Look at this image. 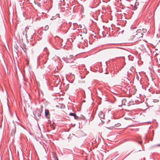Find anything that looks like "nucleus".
<instances>
[{
    "label": "nucleus",
    "mask_w": 160,
    "mask_h": 160,
    "mask_svg": "<svg viewBox=\"0 0 160 160\" xmlns=\"http://www.w3.org/2000/svg\"><path fill=\"white\" fill-rule=\"evenodd\" d=\"M49 28V26L48 25H46L44 27V30L46 31Z\"/></svg>",
    "instance_id": "nucleus-7"
},
{
    "label": "nucleus",
    "mask_w": 160,
    "mask_h": 160,
    "mask_svg": "<svg viewBox=\"0 0 160 160\" xmlns=\"http://www.w3.org/2000/svg\"><path fill=\"white\" fill-rule=\"evenodd\" d=\"M142 31L143 32L145 33L147 32V30L146 29H142Z\"/></svg>",
    "instance_id": "nucleus-9"
},
{
    "label": "nucleus",
    "mask_w": 160,
    "mask_h": 160,
    "mask_svg": "<svg viewBox=\"0 0 160 160\" xmlns=\"http://www.w3.org/2000/svg\"><path fill=\"white\" fill-rule=\"evenodd\" d=\"M57 160H58V159L57 158Z\"/></svg>",
    "instance_id": "nucleus-13"
},
{
    "label": "nucleus",
    "mask_w": 160,
    "mask_h": 160,
    "mask_svg": "<svg viewBox=\"0 0 160 160\" xmlns=\"http://www.w3.org/2000/svg\"><path fill=\"white\" fill-rule=\"evenodd\" d=\"M140 30H138L137 31V33L136 34L135 37L137 39H139L140 38H142L143 34L142 33L139 32Z\"/></svg>",
    "instance_id": "nucleus-1"
},
{
    "label": "nucleus",
    "mask_w": 160,
    "mask_h": 160,
    "mask_svg": "<svg viewBox=\"0 0 160 160\" xmlns=\"http://www.w3.org/2000/svg\"><path fill=\"white\" fill-rule=\"evenodd\" d=\"M28 29H29L27 27L26 28H25V31L26 32V33L28 31Z\"/></svg>",
    "instance_id": "nucleus-10"
},
{
    "label": "nucleus",
    "mask_w": 160,
    "mask_h": 160,
    "mask_svg": "<svg viewBox=\"0 0 160 160\" xmlns=\"http://www.w3.org/2000/svg\"><path fill=\"white\" fill-rule=\"evenodd\" d=\"M72 56H67V58H68L69 59H72Z\"/></svg>",
    "instance_id": "nucleus-8"
},
{
    "label": "nucleus",
    "mask_w": 160,
    "mask_h": 160,
    "mask_svg": "<svg viewBox=\"0 0 160 160\" xmlns=\"http://www.w3.org/2000/svg\"><path fill=\"white\" fill-rule=\"evenodd\" d=\"M126 102H127V100L126 99L124 98L122 100V103H124L125 105H126Z\"/></svg>",
    "instance_id": "nucleus-5"
},
{
    "label": "nucleus",
    "mask_w": 160,
    "mask_h": 160,
    "mask_svg": "<svg viewBox=\"0 0 160 160\" xmlns=\"http://www.w3.org/2000/svg\"><path fill=\"white\" fill-rule=\"evenodd\" d=\"M159 146H160V144H157V145H155L156 147H158Z\"/></svg>",
    "instance_id": "nucleus-12"
},
{
    "label": "nucleus",
    "mask_w": 160,
    "mask_h": 160,
    "mask_svg": "<svg viewBox=\"0 0 160 160\" xmlns=\"http://www.w3.org/2000/svg\"><path fill=\"white\" fill-rule=\"evenodd\" d=\"M69 115H70L71 116H73L74 117V119H77L78 118V116L75 113L70 112L69 113Z\"/></svg>",
    "instance_id": "nucleus-3"
},
{
    "label": "nucleus",
    "mask_w": 160,
    "mask_h": 160,
    "mask_svg": "<svg viewBox=\"0 0 160 160\" xmlns=\"http://www.w3.org/2000/svg\"><path fill=\"white\" fill-rule=\"evenodd\" d=\"M49 114V111L48 110L46 109L45 111V115L47 118L48 117V116Z\"/></svg>",
    "instance_id": "nucleus-4"
},
{
    "label": "nucleus",
    "mask_w": 160,
    "mask_h": 160,
    "mask_svg": "<svg viewBox=\"0 0 160 160\" xmlns=\"http://www.w3.org/2000/svg\"><path fill=\"white\" fill-rule=\"evenodd\" d=\"M121 125V124L120 123H114L112 125V126L110 128H108L109 129H112L113 128H114L115 127H119Z\"/></svg>",
    "instance_id": "nucleus-2"
},
{
    "label": "nucleus",
    "mask_w": 160,
    "mask_h": 160,
    "mask_svg": "<svg viewBox=\"0 0 160 160\" xmlns=\"http://www.w3.org/2000/svg\"><path fill=\"white\" fill-rule=\"evenodd\" d=\"M37 5L39 6V7H40L41 6V4L40 3H37Z\"/></svg>",
    "instance_id": "nucleus-11"
},
{
    "label": "nucleus",
    "mask_w": 160,
    "mask_h": 160,
    "mask_svg": "<svg viewBox=\"0 0 160 160\" xmlns=\"http://www.w3.org/2000/svg\"><path fill=\"white\" fill-rule=\"evenodd\" d=\"M44 51L46 52V53L47 54V56H48L49 54V53L48 52V51L46 48H45L44 49Z\"/></svg>",
    "instance_id": "nucleus-6"
}]
</instances>
